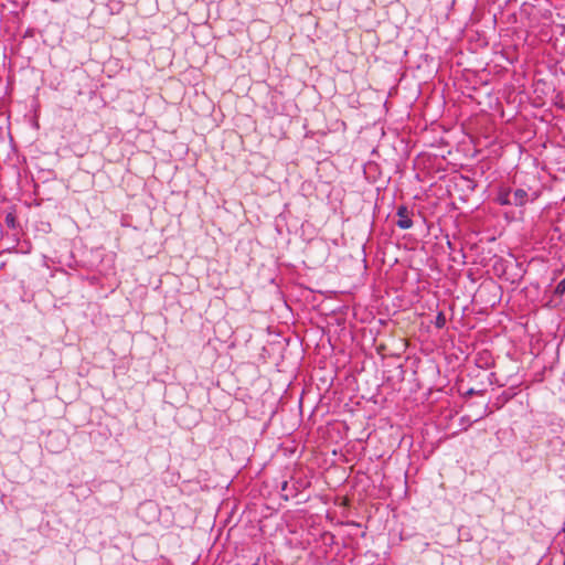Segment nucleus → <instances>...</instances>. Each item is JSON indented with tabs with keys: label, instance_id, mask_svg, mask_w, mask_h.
<instances>
[{
	"label": "nucleus",
	"instance_id": "7",
	"mask_svg": "<svg viewBox=\"0 0 565 565\" xmlns=\"http://www.w3.org/2000/svg\"><path fill=\"white\" fill-rule=\"evenodd\" d=\"M461 180H465L467 182V188L468 189L473 190L475 184H473V182L470 179L461 177Z\"/></svg>",
	"mask_w": 565,
	"mask_h": 565
},
{
	"label": "nucleus",
	"instance_id": "4",
	"mask_svg": "<svg viewBox=\"0 0 565 565\" xmlns=\"http://www.w3.org/2000/svg\"><path fill=\"white\" fill-rule=\"evenodd\" d=\"M4 222H6L7 226L10 228L17 227V218H15L14 214H12V213H8L6 215Z\"/></svg>",
	"mask_w": 565,
	"mask_h": 565
},
{
	"label": "nucleus",
	"instance_id": "2",
	"mask_svg": "<svg viewBox=\"0 0 565 565\" xmlns=\"http://www.w3.org/2000/svg\"><path fill=\"white\" fill-rule=\"evenodd\" d=\"M512 205L523 206L527 201V192L523 189H518L511 192Z\"/></svg>",
	"mask_w": 565,
	"mask_h": 565
},
{
	"label": "nucleus",
	"instance_id": "5",
	"mask_svg": "<svg viewBox=\"0 0 565 565\" xmlns=\"http://www.w3.org/2000/svg\"><path fill=\"white\" fill-rule=\"evenodd\" d=\"M565 292V278L559 281L555 288V294L563 295Z\"/></svg>",
	"mask_w": 565,
	"mask_h": 565
},
{
	"label": "nucleus",
	"instance_id": "6",
	"mask_svg": "<svg viewBox=\"0 0 565 565\" xmlns=\"http://www.w3.org/2000/svg\"><path fill=\"white\" fill-rule=\"evenodd\" d=\"M483 414H484V409H483V411H481L475 419H472V417H471L470 415H465V416L461 418V423H462L465 419H467L468 422H471V420H478L479 418H481V417L483 416Z\"/></svg>",
	"mask_w": 565,
	"mask_h": 565
},
{
	"label": "nucleus",
	"instance_id": "9",
	"mask_svg": "<svg viewBox=\"0 0 565 565\" xmlns=\"http://www.w3.org/2000/svg\"><path fill=\"white\" fill-rule=\"evenodd\" d=\"M459 382V375L456 376L455 383L457 384Z\"/></svg>",
	"mask_w": 565,
	"mask_h": 565
},
{
	"label": "nucleus",
	"instance_id": "1",
	"mask_svg": "<svg viewBox=\"0 0 565 565\" xmlns=\"http://www.w3.org/2000/svg\"><path fill=\"white\" fill-rule=\"evenodd\" d=\"M396 214L398 216V221L396 222V225L399 228L407 230L413 226V221L409 217V213H408V210L406 206H404V205L398 206Z\"/></svg>",
	"mask_w": 565,
	"mask_h": 565
},
{
	"label": "nucleus",
	"instance_id": "8",
	"mask_svg": "<svg viewBox=\"0 0 565 565\" xmlns=\"http://www.w3.org/2000/svg\"><path fill=\"white\" fill-rule=\"evenodd\" d=\"M287 487H288V482H287V481H284V482L281 483V490H282V491H286Z\"/></svg>",
	"mask_w": 565,
	"mask_h": 565
},
{
	"label": "nucleus",
	"instance_id": "3",
	"mask_svg": "<svg viewBox=\"0 0 565 565\" xmlns=\"http://www.w3.org/2000/svg\"><path fill=\"white\" fill-rule=\"evenodd\" d=\"M497 201L501 204V205H512V201H511V190L509 189H501L498 193V198H497Z\"/></svg>",
	"mask_w": 565,
	"mask_h": 565
}]
</instances>
